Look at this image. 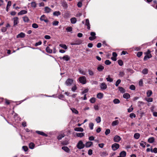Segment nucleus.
Wrapping results in <instances>:
<instances>
[{"mask_svg":"<svg viewBox=\"0 0 157 157\" xmlns=\"http://www.w3.org/2000/svg\"><path fill=\"white\" fill-rule=\"evenodd\" d=\"M145 99L148 102H152L153 101V99L152 98H146Z\"/></svg>","mask_w":157,"mask_h":157,"instance_id":"nucleus-55","label":"nucleus"},{"mask_svg":"<svg viewBox=\"0 0 157 157\" xmlns=\"http://www.w3.org/2000/svg\"><path fill=\"white\" fill-rule=\"evenodd\" d=\"M85 25L87 26V29H90V25L89 22V21L88 19H87L86 20V23Z\"/></svg>","mask_w":157,"mask_h":157,"instance_id":"nucleus-12","label":"nucleus"},{"mask_svg":"<svg viewBox=\"0 0 157 157\" xmlns=\"http://www.w3.org/2000/svg\"><path fill=\"white\" fill-rule=\"evenodd\" d=\"M61 14V13L59 11H55L53 13V15L55 16H58Z\"/></svg>","mask_w":157,"mask_h":157,"instance_id":"nucleus-29","label":"nucleus"},{"mask_svg":"<svg viewBox=\"0 0 157 157\" xmlns=\"http://www.w3.org/2000/svg\"><path fill=\"white\" fill-rule=\"evenodd\" d=\"M31 6L34 8H35L36 7V4L35 2H32L31 3Z\"/></svg>","mask_w":157,"mask_h":157,"instance_id":"nucleus-49","label":"nucleus"},{"mask_svg":"<svg viewBox=\"0 0 157 157\" xmlns=\"http://www.w3.org/2000/svg\"><path fill=\"white\" fill-rule=\"evenodd\" d=\"M65 136V134L64 133L60 134L57 136V139L59 140H61L63 137H64Z\"/></svg>","mask_w":157,"mask_h":157,"instance_id":"nucleus-25","label":"nucleus"},{"mask_svg":"<svg viewBox=\"0 0 157 157\" xmlns=\"http://www.w3.org/2000/svg\"><path fill=\"white\" fill-rule=\"evenodd\" d=\"M146 54L145 56L144 57V60L145 61L148 59L151 58L152 57V56L151 54V52L149 50H148L145 53Z\"/></svg>","mask_w":157,"mask_h":157,"instance_id":"nucleus-1","label":"nucleus"},{"mask_svg":"<svg viewBox=\"0 0 157 157\" xmlns=\"http://www.w3.org/2000/svg\"><path fill=\"white\" fill-rule=\"evenodd\" d=\"M95 121L97 123H100L101 121V118L100 117H97L95 119Z\"/></svg>","mask_w":157,"mask_h":157,"instance_id":"nucleus-41","label":"nucleus"},{"mask_svg":"<svg viewBox=\"0 0 157 157\" xmlns=\"http://www.w3.org/2000/svg\"><path fill=\"white\" fill-rule=\"evenodd\" d=\"M62 144L63 145H67L69 143L67 141H65L62 142Z\"/></svg>","mask_w":157,"mask_h":157,"instance_id":"nucleus-60","label":"nucleus"},{"mask_svg":"<svg viewBox=\"0 0 157 157\" xmlns=\"http://www.w3.org/2000/svg\"><path fill=\"white\" fill-rule=\"evenodd\" d=\"M27 11L25 10H21L20 12L18 13V15H21L24 14H26L27 13Z\"/></svg>","mask_w":157,"mask_h":157,"instance_id":"nucleus-23","label":"nucleus"},{"mask_svg":"<svg viewBox=\"0 0 157 157\" xmlns=\"http://www.w3.org/2000/svg\"><path fill=\"white\" fill-rule=\"evenodd\" d=\"M76 146L78 148L81 149L84 147L85 145L82 140H80Z\"/></svg>","mask_w":157,"mask_h":157,"instance_id":"nucleus-2","label":"nucleus"},{"mask_svg":"<svg viewBox=\"0 0 157 157\" xmlns=\"http://www.w3.org/2000/svg\"><path fill=\"white\" fill-rule=\"evenodd\" d=\"M100 87L102 90H105L107 87V86L105 83L103 82L101 84Z\"/></svg>","mask_w":157,"mask_h":157,"instance_id":"nucleus-11","label":"nucleus"},{"mask_svg":"<svg viewBox=\"0 0 157 157\" xmlns=\"http://www.w3.org/2000/svg\"><path fill=\"white\" fill-rule=\"evenodd\" d=\"M71 21L72 24H75L77 21L76 18L75 17H72L71 19Z\"/></svg>","mask_w":157,"mask_h":157,"instance_id":"nucleus-26","label":"nucleus"},{"mask_svg":"<svg viewBox=\"0 0 157 157\" xmlns=\"http://www.w3.org/2000/svg\"><path fill=\"white\" fill-rule=\"evenodd\" d=\"M13 26L15 27L17 26L19 23L18 18V17H16L13 18Z\"/></svg>","mask_w":157,"mask_h":157,"instance_id":"nucleus-7","label":"nucleus"},{"mask_svg":"<svg viewBox=\"0 0 157 157\" xmlns=\"http://www.w3.org/2000/svg\"><path fill=\"white\" fill-rule=\"evenodd\" d=\"M44 11L46 13H48L51 12L52 10L50 8L46 6L44 8Z\"/></svg>","mask_w":157,"mask_h":157,"instance_id":"nucleus-20","label":"nucleus"},{"mask_svg":"<svg viewBox=\"0 0 157 157\" xmlns=\"http://www.w3.org/2000/svg\"><path fill=\"white\" fill-rule=\"evenodd\" d=\"M71 110L72 111V112L75 113V114H77L78 113V111L75 109L72 108L71 109Z\"/></svg>","mask_w":157,"mask_h":157,"instance_id":"nucleus-37","label":"nucleus"},{"mask_svg":"<svg viewBox=\"0 0 157 157\" xmlns=\"http://www.w3.org/2000/svg\"><path fill=\"white\" fill-rule=\"evenodd\" d=\"M113 102L115 104H119L120 102V101L118 99H115L113 100Z\"/></svg>","mask_w":157,"mask_h":157,"instance_id":"nucleus-43","label":"nucleus"},{"mask_svg":"<svg viewBox=\"0 0 157 157\" xmlns=\"http://www.w3.org/2000/svg\"><path fill=\"white\" fill-rule=\"evenodd\" d=\"M105 64L107 65H110L111 63V62L109 60H107L105 61Z\"/></svg>","mask_w":157,"mask_h":157,"instance_id":"nucleus-50","label":"nucleus"},{"mask_svg":"<svg viewBox=\"0 0 157 157\" xmlns=\"http://www.w3.org/2000/svg\"><path fill=\"white\" fill-rule=\"evenodd\" d=\"M134 136L135 138L138 139L140 137V134L139 133H136L134 134Z\"/></svg>","mask_w":157,"mask_h":157,"instance_id":"nucleus-38","label":"nucleus"},{"mask_svg":"<svg viewBox=\"0 0 157 157\" xmlns=\"http://www.w3.org/2000/svg\"><path fill=\"white\" fill-rule=\"evenodd\" d=\"M90 101L91 103H95L96 101V99L94 98H92L90 99Z\"/></svg>","mask_w":157,"mask_h":157,"instance_id":"nucleus-44","label":"nucleus"},{"mask_svg":"<svg viewBox=\"0 0 157 157\" xmlns=\"http://www.w3.org/2000/svg\"><path fill=\"white\" fill-rule=\"evenodd\" d=\"M36 132L39 135H41L43 136H47L48 135L45 134L44 132H42L39 131H36Z\"/></svg>","mask_w":157,"mask_h":157,"instance_id":"nucleus-14","label":"nucleus"},{"mask_svg":"<svg viewBox=\"0 0 157 157\" xmlns=\"http://www.w3.org/2000/svg\"><path fill=\"white\" fill-rule=\"evenodd\" d=\"M77 89V87L75 85L72 87L71 88V90L73 92H75Z\"/></svg>","mask_w":157,"mask_h":157,"instance_id":"nucleus-53","label":"nucleus"},{"mask_svg":"<svg viewBox=\"0 0 157 157\" xmlns=\"http://www.w3.org/2000/svg\"><path fill=\"white\" fill-rule=\"evenodd\" d=\"M121 80L120 79H118L116 82L115 83V86H118L119 84L121 83Z\"/></svg>","mask_w":157,"mask_h":157,"instance_id":"nucleus-46","label":"nucleus"},{"mask_svg":"<svg viewBox=\"0 0 157 157\" xmlns=\"http://www.w3.org/2000/svg\"><path fill=\"white\" fill-rule=\"evenodd\" d=\"M59 46L65 49H67V46L65 44H60L59 45Z\"/></svg>","mask_w":157,"mask_h":157,"instance_id":"nucleus-33","label":"nucleus"},{"mask_svg":"<svg viewBox=\"0 0 157 157\" xmlns=\"http://www.w3.org/2000/svg\"><path fill=\"white\" fill-rule=\"evenodd\" d=\"M104 69V67L101 65H100L97 67V70L99 71H102Z\"/></svg>","mask_w":157,"mask_h":157,"instance_id":"nucleus-22","label":"nucleus"},{"mask_svg":"<svg viewBox=\"0 0 157 157\" xmlns=\"http://www.w3.org/2000/svg\"><path fill=\"white\" fill-rule=\"evenodd\" d=\"M155 140V139L154 137H151L148 139V142L150 143H153Z\"/></svg>","mask_w":157,"mask_h":157,"instance_id":"nucleus-30","label":"nucleus"},{"mask_svg":"<svg viewBox=\"0 0 157 157\" xmlns=\"http://www.w3.org/2000/svg\"><path fill=\"white\" fill-rule=\"evenodd\" d=\"M23 20L25 22H28L29 21V19L27 17H23Z\"/></svg>","mask_w":157,"mask_h":157,"instance_id":"nucleus-52","label":"nucleus"},{"mask_svg":"<svg viewBox=\"0 0 157 157\" xmlns=\"http://www.w3.org/2000/svg\"><path fill=\"white\" fill-rule=\"evenodd\" d=\"M61 5L65 9H66L68 7V5L67 3V2L65 1H63L61 3Z\"/></svg>","mask_w":157,"mask_h":157,"instance_id":"nucleus-13","label":"nucleus"},{"mask_svg":"<svg viewBox=\"0 0 157 157\" xmlns=\"http://www.w3.org/2000/svg\"><path fill=\"white\" fill-rule=\"evenodd\" d=\"M88 72L89 75L91 76H93L94 74V71L90 69L88 70Z\"/></svg>","mask_w":157,"mask_h":157,"instance_id":"nucleus-21","label":"nucleus"},{"mask_svg":"<svg viewBox=\"0 0 157 157\" xmlns=\"http://www.w3.org/2000/svg\"><path fill=\"white\" fill-rule=\"evenodd\" d=\"M78 71L80 73L84 75H86L85 72H84L83 70H81V69H79Z\"/></svg>","mask_w":157,"mask_h":157,"instance_id":"nucleus-58","label":"nucleus"},{"mask_svg":"<svg viewBox=\"0 0 157 157\" xmlns=\"http://www.w3.org/2000/svg\"><path fill=\"white\" fill-rule=\"evenodd\" d=\"M126 155V153L124 151H123L120 153L119 156L121 157H125Z\"/></svg>","mask_w":157,"mask_h":157,"instance_id":"nucleus-16","label":"nucleus"},{"mask_svg":"<svg viewBox=\"0 0 157 157\" xmlns=\"http://www.w3.org/2000/svg\"><path fill=\"white\" fill-rule=\"evenodd\" d=\"M59 22L57 21H55L52 23V25H58Z\"/></svg>","mask_w":157,"mask_h":157,"instance_id":"nucleus-63","label":"nucleus"},{"mask_svg":"<svg viewBox=\"0 0 157 157\" xmlns=\"http://www.w3.org/2000/svg\"><path fill=\"white\" fill-rule=\"evenodd\" d=\"M144 144H146V143H144V141H141V143H140V145L143 147L144 148L145 147V145Z\"/></svg>","mask_w":157,"mask_h":157,"instance_id":"nucleus-54","label":"nucleus"},{"mask_svg":"<svg viewBox=\"0 0 157 157\" xmlns=\"http://www.w3.org/2000/svg\"><path fill=\"white\" fill-rule=\"evenodd\" d=\"M152 94V91L151 90H149L147 93V96L149 97L151 96Z\"/></svg>","mask_w":157,"mask_h":157,"instance_id":"nucleus-36","label":"nucleus"},{"mask_svg":"<svg viewBox=\"0 0 157 157\" xmlns=\"http://www.w3.org/2000/svg\"><path fill=\"white\" fill-rule=\"evenodd\" d=\"M148 69L147 68L144 69L142 71V73L146 75L147 74L148 72Z\"/></svg>","mask_w":157,"mask_h":157,"instance_id":"nucleus-32","label":"nucleus"},{"mask_svg":"<svg viewBox=\"0 0 157 157\" xmlns=\"http://www.w3.org/2000/svg\"><path fill=\"white\" fill-rule=\"evenodd\" d=\"M93 144V142H90V141H89L88 142H87L85 144V147H89L91 146V145H92Z\"/></svg>","mask_w":157,"mask_h":157,"instance_id":"nucleus-17","label":"nucleus"},{"mask_svg":"<svg viewBox=\"0 0 157 157\" xmlns=\"http://www.w3.org/2000/svg\"><path fill=\"white\" fill-rule=\"evenodd\" d=\"M41 44H42V42L41 41H40L37 42L36 43H35V46H37L38 45H41Z\"/></svg>","mask_w":157,"mask_h":157,"instance_id":"nucleus-57","label":"nucleus"},{"mask_svg":"<svg viewBox=\"0 0 157 157\" xmlns=\"http://www.w3.org/2000/svg\"><path fill=\"white\" fill-rule=\"evenodd\" d=\"M62 149L64 151H66L67 152H69L70 151V149L67 147H66V146L63 147H62Z\"/></svg>","mask_w":157,"mask_h":157,"instance_id":"nucleus-19","label":"nucleus"},{"mask_svg":"<svg viewBox=\"0 0 157 157\" xmlns=\"http://www.w3.org/2000/svg\"><path fill=\"white\" fill-rule=\"evenodd\" d=\"M25 36V34L23 33H21L17 35V38H24Z\"/></svg>","mask_w":157,"mask_h":157,"instance_id":"nucleus-15","label":"nucleus"},{"mask_svg":"<svg viewBox=\"0 0 157 157\" xmlns=\"http://www.w3.org/2000/svg\"><path fill=\"white\" fill-rule=\"evenodd\" d=\"M106 79L108 82H112L113 80V78H110L109 75L108 76V77L106 78Z\"/></svg>","mask_w":157,"mask_h":157,"instance_id":"nucleus-39","label":"nucleus"},{"mask_svg":"<svg viewBox=\"0 0 157 157\" xmlns=\"http://www.w3.org/2000/svg\"><path fill=\"white\" fill-rule=\"evenodd\" d=\"M76 136L77 137L81 138L84 136V133H77Z\"/></svg>","mask_w":157,"mask_h":157,"instance_id":"nucleus-31","label":"nucleus"},{"mask_svg":"<svg viewBox=\"0 0 157 157\" xmlns=\"http://www.w3.org/2000/svg\"><path fill=\"white\" fill-rule=\"evenodd\" d=\"M74 130L76 131L82 132L83 131L84 129L81 127H76L75 128Z\"/></svg>","mask_w":157,"mask_h":157,"instance_id":"nucleus-18","label":"nucleus"},{"mask_svg":"<svg viewBox=\"0 0 157 157\" xmlns=\"http://www.w3.org/2000/svg\"><path fill=\"white\" fill-rule=\"evenodd\" d=\"M110 131L109 129H107L105 132V135H107L110 133Z\"/></svg>","mask_w":157,"mask_h":157,"instance_id":"nucleus-48","label":"nucleus"},{"mask_svg":"<svg viewBox=\"0 0 157 157\" xmlns=\"http://www.w3.org/2000/svg\"><path fill=\"white\" fill-rule=\"evenodd\" d=\"M136 116L135 114L133 113H132L130 114V117L131 118H132L133 117H136Z\"/></svg>","mask_w":157,"mask_h":157,"instance_id":"nucleus-59","label":"nucleus"},{"mask_svg":"<svg viewBox=\"0 0 157 157\" xmlns=\"http://www.w3.org/2000/svg\"><path fill=\"white\" fill-rule=\"evenodd\" d=\"M151 152H153L155 153H157V148L156 147H155L154 148L153 150H152V149H151Z\"/></svg>","mask_w":157,"mask_h":157,"instance_id":"nucleus-56","label":"nucleus"},{"mask_svg":"<svg viewBox=\"0 0 157 157\" xmlns=\"http://www.w3.org/2000/svg\"><path fill=\"white\" fill-rule=\"evenodd\" d=\"M124 75V73L123 72H120L119 74V75L121 77H123Z\"/></svg>","mask_w":157,"mask_h":157,"instance_id":"nucleus-64","label":"nucleus"},{"mask_svg":"<svg viewBox=\"0 0 157 157\" xmlns=\"http://www.w3.org/2000/svg\"><path fill=\"white\" fill-rule=\"evenodd\" d=\"M59 58L60 59H63L66 61H67L69 60L70 59V57L68 55H65L63 57H59Z\"/></svg>","mask_w":157,"mask_h":157,"instance_id":"nucleus-8","label":"nucleus"},{"mask_svg":"<svg viewBox=\"0 0 157 157\" xmlns=\"http://www.w3.org/2000/svg\"><path fill=\"white\" fill-rule=\"evenodd\" d=\"M142 52H139L137 53V56L138 57H140L142 55Z\"/></svg>","mask_w":157,"mask_h":157,"instance_id":"nucleus-62","label":"nucleus"},{"mask_svg":"<svg viewBox=\"0 0 157 157\" xmlns=\"http://www.w3.org/2000/svg\"><path fill=\"white\" fill-rule=\"evenodd\" d=\"M78 80L79 82L82 84H85L86 83V79L84 76H82L79 77Z\"/></svg>","mask_w":157,"mask_h":157,"instance_id":"nucleus-3","label":"nucleus"},{"mask_svg":"<svg viewBox=\"0 0 157 157\" xmlns=\"http://www.w3.org/2000/svg\"><path fill=\"white\" fill-rule=\"evenodd\" d=\"M46 52L49 53H51L52 52V50L50 49L49 47H47L46 49Z\"/></svg>","mask_w":157,"mask_h":157,"instance_id":"nucleus-24","label":"nucleus"},{"mask_svg":"<svg viewBox=\"0 0 157 157\" xmlns=\"http://www.w3.org/2000/svg\"><path fill=\"white\" fill-rule=\"evenodd\" d=\"M120 147V145L117 143H114L112 145V148L113 150L115 151L116 150Z\"/></svg>","mask_w":157,"mask_h":157,"instance_id":"nucleus-5","label":"nucleus"},{"mask_svg":"<svg viewBox=\"0 0 157 157\" xmlns=\"http://www.w3.org/2000/svg\"><path fill=\"white\" fill-rule=\"evenodd\" d=\"M46 18V17L45 16V15H43L41 16L40 18V20L41 21H44L45 22L47 23L48 21V19H45Z\"/></svg>","mask_w":157,"mask_h":157,"instance_id":"nucleus-10","label":"nucleus"},{"mask_svg":"<svg viewBox=\"0 0 157 157\" xmlns=\"http://www.w3.org/2000/svg\"><path fill=\"white\" fill-rule=\"evenodd\" d=\"M124 98L126 99H128L130 97V95L128 93H125L123 95Z\"/></svg>","mask_w":157,"mask_h":157,"instance_id":"nucleus-28","label":"nucleus"},{"mask_svg":"<svg viewBox=\"0 0 157 157\" xmlns=\"http://www.w3.org/2000/svg\"><path fill=\"white\" fill-rule=\"evenodd\" d=\"M119 123V121L118 120H115L113 122L112 124V126H115L117 125Z\"/></svg>","mask_w":157,"mask_h":157,"instance_id":"nucleus-35","label":"nucleus"},{"mask_svg":"<svg viewBox=\"0 0 157 157\" xmlns=\"http://www.w3.org/2000/svg\"><path fill=\"white\" fill-rule=\"evenodd\" d=\"M94 126V124L93 123L91 122L89 124V127L91 130H92L93 129Z\"/></svg>","mask_w":157,"mask_h":157,"instance_id":"nucleus-45","label":"nucleus"},{"mask_svg":"<svg viewBox=\"0 0 157 157\" xmlns=\"http://www.w3.org/2000/svg\"><path fill=\"white\" fill-rule=\"evenodd\" d=\"M121 140V138L120 136L116 135L113 138V140L115 142H118Z\"/></svg>","mask_w":157,"mask_h":157,"instance_id":"nucleus-9","label":"nucleus"},{"mask_svg":"<svg viewBox=\"0 0 157 157\" xmlns=\"http://www.w3.org/2000/svg\"><path fill=\"white\" fill-rule=\"evenodd\" d=\"M32 26L33 28L35 29L37 28L38 27V25L36 23L33 24H32Z\"/></svg>","mask_w":157,"mask_h":157,"instance_id":"nucleus-51","label":"nucleus"},{"mask_svg":"<svg viewBox=\"0 0 157 157\" xmlns=\"http://www.w3.org/2000/svg\"><path fill=\"white\" fill-rule=\"evenodd\" d=\"M66 30L67 32H71L72 31V28L71 27H68L67 28Z\"/></svg>","mask_w":157,"mask_h":157,"instance_id":"nucleus-42","label":"nucleus"},{"mask_svg":"<svg viewBox=\"0 0 157 157\" xmlns=\"http://www.w3.org/2000/svg\"><path fill=\"white\" fill-rule=\"evenodd\" d=\"M91 36L89 38V39L90 40H93L96 38V36H95L96 33L94 32H91L90 33Z\"/></svg>","mask_w":157,"mask_h":157,"instance_id":"nucleus-4","label":"nucleus"},{"mask_svg":"<svg viewBox=\"0 0 157 157\" xmlns=\"http://www.w3.org/2000/svg\"><path fill=\"white\" fill-rule=\"evenodd\" d=\"M118 89L120 92L122 93H124L125 92V90L122 87H119Z\"/></svg>","mask_w":157,"mask_h":157,"instance_id":"nucleus-34","label":"nucleus"},{"mask_svg":"<svg viewBox=\"0 0 157 157\" xmlns=\"http://www.w3.org/2000/svg\"><path fill=\"white\" fill-rule=\"evenodd\" d=\"M103 96V94L101 93H98L97 95V97L99 99H101Z\"/></svg>","mask_w":157,"mask_h":157,"instance_id":"nucleus-27","label":"nucleus"},{"mask_svg":"<svg viewBox=\"0 0 157 157\" xmlns=\"http://www.w3.org/2000/svg\"><path fill=\"white\" fill-rule=\"evenodd\" d=\"M129 88L131 90H135V87L133 85H131L130 86Z\"/></svg>","mask_w":157,"mask_h":157,"instance_id":"nucleus-61","label":"nucleus"},{"mask_svg":"<svg viewBox=\"0 0 157 157\" xmlns=\"http://www.w3.org/2000/svg\"><path fill=\"white\" fill-rule=\"evenodd\" d=\"M73 82V80L72 79L68 78L66 81L65 84L67 86H70L71 85Z\"/></svg>","mask_w":157,"mask_h":157,"instance_id":"nucleus-6","label":"nucleus"},{"mask_svg":"<svg viewBox=\"0 0 157 157\" xmlns=\"http://www.w3.org/2000/svg\"><path fill=\"white\" fill-rule=\"evenodd\" d=\"M35 145L32 143H30L29 145V148L31 149H33Z\"/></svg>","mask_w":157,"mask_h":157,"instance_id":"nucleus-40","label":"nucleus"},{"mask_svg":"<svg viewBox=\"0 0 157 157\" xmlns=\"http://www.w3.org/2000/svg\"><path fill=\"white\" fill-rule=\"evenodd\" d=\"M118 64L121 66L123 65V61L121 60H119L117 61Z\"/></svg>","mask_w":157,"mask_h":157,"instance_id":"nucleus-47","label":"nucleus"}]
</instances>
